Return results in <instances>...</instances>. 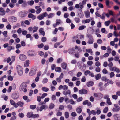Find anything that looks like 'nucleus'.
Instances as JSON below:
<instances>
[{"mask_svg":"<svg viewBox=\"0 0 120 120\" xmlns=\"http://www.w3.org/2000/svg\"><path fill=\"white\" fill-rule=\"evenodd\" d=\"M27 82H23L19 86V90L22 92L26 93L27 91Z\"/></svg>","mask_w":120,"mask_h":120,"instance_id":"obj_1","label":"nucleus"},{"mask_svg":"<svg viewBox=\"0 0 120 120\" xmlns=\"http://www.w3.org/2000/svg\"><path fill=\"white\" fill-rule=\"evenodd\" d=\"M19 97V94L17 92L15 91L11 95L12 98L14 100H16Z\"/></svg>","mask_w":120,"mask_h":120,"instance_id":"obj_2","label":"nucleus"},{"mask_svg":"<svg viewBox=\"0 0 120 120\" xmlns=\"http://www.w3.org/2000/svg\"><path fill=\"white\" fill-rule=\"evenodd\" d=\"M16 69L19 75L20 76L22 75L23 74L22 67L20 65H17L16 66Z\"/></svg>","mask_w":120,"mask_h":120,"instance_id":"obj_3","label":"nucleus"},{"mask_svg":"<svg viewBox=\"0 0 120 120\" xmlns=\"http://www.w3.org/2000/svg\"><path fill=\"white\" fill-rule=\"evenodd\" d=\"M27 54L28 56L31 57L35 56L37 54L33 50H30L28 51Z\"/></svg>","mask_w":120,"mask_h":120,"instance_id":"obj_4","label":"nucleus"},{"mask_svg":"<svg viewBox=\"0 0 120 120\" xmlns=\"http://www.w3.org/2000/svg\"><path fill=\"white\" fill-rule=\"evenodd\" d=\"M28 12L26 11H22L18 13L19 16L22 17H26L27 15Z\"/></svg>","mask_w":120,"mask_h":120,"instance_id":"obj_5","label":"nucleus"},{"mask_svg":"<svg viewBox=\"0 0 120 120\" xmlns=\"http://www.w3.org/2000/svg\"><path fill=\"white\" fill-rule=\"evenodd\" d=\"M17 19V18L16 17L13 16L10 17L8 18L9 21L11 22H15Z\"/></svg>","mask_w":120,"mask_h":120,"instance_id":"obj_6","label":"nucleus"},{"mask_svg":"<svg viewBox=\"0 0 120 120\" xmlns=\"http://www.w3.org/2000/svg\"><path fill=\"white\" fill-rule=\"evenodd\" d=\"M88 92V91L86 90L85 89H81L79 90V93L80 94L82 95L83 94H86Z\"/></svg>","mask_w":120,"mask_h":120,"instance_id":"obj_7","label":"nucleus"},{"mask_svg":"<svg viewBox=\"0 0 120 120\" xmlns=\"http://www.w3.org/2000/svg\"><path fill=\"white\" fill-rule=\"evenodd\" d=\"M110 70L111 71L116 72L117 73H119L120 72V69L116 66L112 67Z\"/></svg>","mask_w":120,"mask_h":120,"instance_id":"obj_8","label":"nucleus"},{"mask_svg":"<svg viewBox=\"0 0 120 120\" xmlns=\"http://www.w3.org/2000/svg\"><path fill=\"white\" fill-rule=\"evenodd\" d=\"M114 106L115 108H113L112 110L114 112H117L119 111L120 109L119 106L117 105L116 104H114Z\"/></svg>","mask_w":120,"mask_h":120,"instance_id":"obj_9","label":"nucleus"},{"mask_svg":"<svg viewBox=\"0 0 120 120\" xmlns=\"http://www.w3.org/2000/svg\"><path fill=\"white\" fill-rule=\"evenodd\" d=\"M20 59L22 61H24L26 59V57L23 54H20L19 55Z\"/></svg>","mask_w":120,"mask_h":120,"instance_id":"obj_10","label":"nucleus"},{"mask_svg":"<svg viewBox=\"0 0 120 120\" xmlns=\"http://www.w3.org/2000/svg\"><path fill=\"white\" fill-rule=\"evenodd\" d=\"M10 101L11 105L13 106L15 108H17V103H15L13 100L10 99Z\"/></svg>","mask_w":120,"mask_h":120,"instance_id":"obj_11","label":"nucleus"},{"mask_svg":"<svg viewBox=\"0 0 120 120\" xmlns=\"http://www.w3.org/2000/svg\"><path fill=\"white\" fill-rule=\"evenodd\" d=\"M75 51V48H73L71 49H69L68 51V52L70 54H73Z\"/></svg>","mask_w":120,"mask_h":120,"instance_id":"obj_12","label":"nucleus"},{"mask_svg":"<svg viewBox=\"0 0 120 120\" xmlns=\"http://www.w3.org/2000/svg\"><path fill=\"white\" fill-rule=\"evenodd\" d=\"M86 3L85 1H83L82 2H80L79 3L80 8L82 9L84 8V5H85Z\"/></svg>","mask_w":120,"mask_h":120,"instance_id":"obj_13","label":"nucleus"},{"mask_svg":"<svg viewBox=\"0 0 120 120\" xmlns=\"http://www.w3.org/2000/svg\"><path fill=\"white\" fill-rule=\"evenodd\" d=\"M28 16L29 18H31L33 20H34L36 18V16L31 13L29 14Z\"/></svg>","mask_w":120,"mask_h":120,"instance_id":"obj_14","label":"nucleus"},{"mask_svg":"<svg viewBox=\"0 0 120 120\" xmlns=\"http://www.w3.org/2000/svg\"><path fill=\"white\" fill-rule=\"evenodd\" d=\"M40 34L42 35L43 36H44L45 34V32L44 31V29L43 28H40L39 30Z\"/></svg>","mask_w":120,"mask_h":120,"instance_id":"obj_15","label":"nucleus"},{"mask_svg":"<svg viewBox=\"0 0 120 120\" xmlns=\"http://www.w3.org/2000/svg\"><path fill=\"white\" fill-rule=\"evenodd\" d=\"M36 73V71L35 70H33L31 71L30 72L29 75L30 76H32L34 75Z\"/></svg>","mask_w":120,"mask_h":120,"instance_id":"obj_16","label":"nucleus"},{"mask_svg":"<svg viewBox=\"0 0 120 120\" xmlns=\"http://www.w3.org/2000/svg\"><path fill=\"white\" fill-rule=\"evenodd\" d=\"M46 106L45 105H42L40 107V108L39 107H37V111L39 110L40 111H41L43 109H45L46 107Z\"/></svg>","mask_w":120,"mask_h":120,"instance_id":"obj_17","label":"nucleus"},{"mask_svg":"<svg viewBox=\"0 0 120 120\" xmlns=\"http://www.w3.org/2000/svg\"><path fill=\"white\" fill-rule=\"evenodd\" d=\"M0 11L1 12L0 14V15L3 16L5 15V11L2 8H0Z\"/></svg>","mask_w":120,"mask_h":120,"instance_id":"obj_18","label":"nucleus"},{"mask_svg":"<svg viewBox=\"0 0 120 120\" xmlns=\"http://www.w3.org/2000/svg\"><path fill=\"white\" fill-rule=\"evenodd\" d=\"M24 104V103L23 102L21 101H18L17 103V107L18 106L22 107L23 106Z\"/></svg>","mask_w":120,"mask_h":120,"instance_id":"obj_19","label":"nucleus"},{"mask_svg":"<svg viewBox=\"0 0 120 120\" xmlns=\"http://www.w3.org/2000/svg\"><path fill=\"white\" fill-rule=\"evenodd\" d=\"M61 67L63 69H66L67 67V65L66 63L65 62H63L61 64Z\"/></svg>","mask_w":120,"mask_h":120,"instance_id":"obj_20","label":"nucleus"},{"mask_svg":"<svg viewBox=\"0 0 120 120\" xmlns=\"http://www.w3.org/2000/svg\"><path fill=\"white\" fill-rule=\"evenodd\" d=\"M113 117L114 119L116 120H118L120 119L119 116L118 114H114L113 115Z\"/></svg>","mask_w":120,"mask_h":120,"instance_id":"obj_21","label":"nucleus"},{"mask_svg":"<svg viewBox=\"0 0 120 120\" xmlns=\"http://www.w3.org/2000/svg\"><path fill=\"white\" fill-rule=\"evenodd\" d=\"M94 82L91 81L88 82L86 84L87 86L88 87L92 86Z\"/></svg>","mask_w":120,"mask_h":120,"instance_id":"obj_22","label":"nucleus"},{"mask_svg":"<svg viewBox=\"0 0 120 120\" xmlns=\"http://www.w3.org/2000/svg\"><path fill=\"white\" fill-rule=\"evenodd\" d=\"M76 111L77 113H81L82 111L81 106H80L79 107L77 108L76 109Z\"/></svg>","mask_w":120,"mask_h":120,"instance_id":"obj_23","label":"nucleus"},{"mask_svg":"<svg viewBox=\"0 0 120 120\" xmlns=\"http://www.w3.org/2000/svg\"><path fill=\"white\" fill-rule=\"evenodd\" d=\"M63 94L64 95L66 96L68 94L70 95L71 94V91L70 90H68L67 91H64L63 92Z\"/></svg>","mask_w":120,"mask_h":120,"instance_id":"obj_24","label":"nucleus"},{"mask_svg":"<svg viewBox=\"0 0 120 120\" xmlns=\"http://www.w3.org/2000/svg\"><path fill=\"white\" fill-rule=\"evenodd\" d=\"M94 77L96 79L98 80L100 79L101 77V75L99 73L96 75H95Z\"/></svg>","mask_w":120,"mask_h":120,"instance_id":"obj_25","label":"nucleus"},{"mask_svg":"<svg viewBox=\"0 0 120 120\" xmlns=\"http://www.w3.org/2000/svg\"><path fill=\"white\" fill-rule=\"evenodd\" d=\"M15 48L14 47L12 46H8L7 48V51L8 52H10L11 50H14Z\"/></svg>","mask_w":120,"mask_h":120,"instance_id":"obj_26","label":"nucleus"},{"mask_svg":"<svg viewBox=\"0 0 120 120\" xmlns=\"http://www.w3.org/2000/svg\"><path fill=\"white\" fill-rule=\"evenodd\" d=\"M33 112H28L27 113V116L28 117L30 118L32 117Z\"/></svg>","mask_w":120,"mask_h":120,"instance_id":"obj_27","label":"nucleus"},{"mask_svg":"<svg viewBox=\"0 0 120 120\" xmlns=\"http://www.w3.org/2000/svg\"><path fill=\"white\" fill-rule=\"evenodd\" d=\"M41 89L42 90L45 92H48L49 90V89L48 88L45 87H42Z\"/></svg>","mask_w":120,"mask_h":120,"instance_id":"obj_28","label":"nucleus"},{"mask_svg":"<svg viewBox=\"0 0 120 120\" xmlns=\"http://www.w3.org/2000/svg\"><path fill=\"white\" fill-rule=\"evenodd\" d=\"M55 15V14L54 13H50L48 15V18H52Z\"/></svg>","mask_w":120,"mask_h":120,"instance_id":"obj_29","label":"nucleus"},{"mask_svg":"<svg viewBox=\"0 0 120 120\" xmlns=\"http://www.w3.org/2000/svg\"><path fill=\"white\" fill-rule=\"evenodd\" d=\"M55 71L56 72H61V68H60L59 67H56V68H55Z\"/></svg>","mask_w":120,"mask_h":120,"instance_id":"obj_30","label":"nucleus"},{"mask_svg":"<svg viewBox=\"0 0 120 120\" xmlns=\"http://www.w3.org/2000/svg\"><path fill=\"white\" fill-rule=\"evenodd\" d=\"M69 112H66L64 113V116L65 118L68 119L69 117Z\"/></svg>","mask_w":120,"mask_h":120,"instance_id":"obj_31","label":"nucleus"},{"mask_svg":"<svg viewBox=\"0 0 120 120\" xmlns=\"http://www.w3.org/2000/svg\"><path fill=\"white\" fill-rule=\"evenodd\" d=\"M86 51L88 53H90L91 55H92V50L91 49H86Z\"/></svg>","mask_w":120,"mask_h":120,"instance_id":"obj_32","label":"nucleus"},{"mask_svg":"<svg viewBox=\"0 0 120 120\" xmlns=\"http://www.w3.org/2000/svg\"><path fill=\"white\" fill-rule=\"evenodd\" d=\"M38 18L39 20H41L43 19L44 17L43 14H41L40 15L37 17Z\"/></svg>","mask_w":120,"mask_h":120,"instance_id":"obj_33","label":"nucleus"},{"mask_svg":"<svg viewBox=\"0 0 120 120\" xmlns=\"http://www.w3.org/2000/svg\"><path fill=\"white\" fill-rule=\"evenodd\" d=\"M48 81V79L46 78H45L43 79L42 82L43 84L47 83Z\"/></svg>","mask_w":120,"mask_h":120,"instance_id":"obj_34","label":"nucleus"},{"mask_svg":"<svg viewBox=\"0 0 120 120\" xmlns=\"http://www.w3.org/2000/svg\"><path fill=\"white\" fill-rule=\"evenodd\" d=\"M86 26L85 25H82L80 26L79 28L78 29L80 30H83L84 29L86 28Z\"/></svg>","mask_w":120,"mask_h":120,"instance_id":"obj_35","label":"nucleus"},{"mask_svg":"<svg viewBox=\"0 0 120 120\" xmlns=\"http://www.w3.org/2000/svg\"><path fill=\"white\" fill-rule=\"evenodd\" d=\"M29 60H27L26 61V63H25L24 65V66L25 67H27L29 66Z\"/></svg>","mask_w":120,"mask_h":120,"instance_id":"obj_36","label":"nucleus"},{"mask_svg":"<svg viewBox=\"0 0 120 120\" xmlns=\"http://www.w3.org/2000/svg\"><path fill=\"white\" fill-rule=\"evenodd\" d=\"M55 107L54 104L52 103H50L49 106V108L50 109H52L53 108Z\"/></svg>","mask_w":120,"mask_h":120,"instance_id":"obj_37","label":"nucleus"},{"mask_svg":"<svg viewBox=\"0 0 120 120\" xmlns=\"http://www.w3.org/2000/svg\"><path fill=\"white\" fill-rule=\"evenodd\" d=\"M74 20L77 23H79L80 21V20L79 18L75 17L74 19Z\"/></svg>","mask_w":120,"mask_h":120,"instance_id":"obj_38","label":"nucleus"},{"mask_svg":"<svg viewBox=\"0 0 120 120\" xmlns=\"http://www.w3.org/2000/svg\"><path fill=\"white\" fill-rule=\"evenodd\" d=\"M94 42V39H89L87 42V43L89 44H91L93 43Z\"/></svg>","mask_w":120,"mask_h":120,"instance_id":"obj_39","label":"nucleus"},{"mask_svg":"<svg viewBox=\"0 0 120 120\" xmlns=\"http://www.w3.org/2000/svg\"><path fill=\"white\" fill-rule=\"evenodd\" d=\"M85 17L87 18H88L90 17V13L89 12L86 11L85 12Z\"/></svg>","mask_w":120,"mask_h":120,"instance_id":"obj_40","label":"nucleus"},{"mask_svg":"<svg viewBox=\"0 0 120 120\" xmlns=\"http://www.w3.org/2000/svg\"><path fill=\"white\" fill-rule=\"evenodd\" d=\"M39 4L40 6L42 7L43 9L44 8V3L42 2H40L39 3Z\"/></svg>","mask_w":120,"mask_h":120,"instance_id":"obj_41","label":"nucleus"},{"mask_svg":"<svg viewBox=\"0 0 120 120\" xmlns=\"http://www.w3.org/2000/svg\"><path fill=\"white\" fill-rule=\"evenodd\" d=\"M36 105H32L30 106V108L34 110L36 108Z\"/></svg>","mask_w":120,"mask_h":120,"instance_id":"obj_42","label":"nucleus"},{"mask_svg":"<svg viewBox=\"0 0 120 120\" xmlns=\"http://www.w3.org/2000/svg\"><path fill=\"white\" fill-rule=\"evenodd\" d=\"M8 31H5L2 32V34L5 37H7L8 36Z\"/></svg>","mask_w":120,"mask_h":120,"instance_id":"obj_43","label":"nucleus"},{"mask_svg":"<svg viewBox=\"0 0 120 120\" xmlns=\"http://www.w3.org/2000/svg\"><path fill=\"white\" fill-rule=\"evenodd\" d=\"M38 27L34 26L33 28V33H34L37 32L38 30Z\"/></svg>","mask_w":120,"mask_h":120,"instance_id":"obj_44","label":"nucleus"},{"mask_svg":"<svg viewBox=\"0 0 120 120\" xmlns=\"http://www.w3.org/2000/svg\"><path fill=\"white\" fill-rule=\"evenodd\" d=\"M113 64L112 62H109L108 64V66L109 68V69L110 70L111 69V68H112V67L113 66Z\"/></svg>","mask_w":120,"mask_h":120,"instance_id":"obj_45","label":"nucleus"},{"mask_svg":"<svg viewBox=\"0 0 120 120\" xmlns=\"http://www.w3.org/2000/svg\"><path fill=\"white\" fill-rule=\"evenodd\" d=\"M110 22L109 20L105 21L104 22V24L106 26H108L109 25Z\"/></svg>","mask_w":120,"mask_h":120,"instance_id":"obj_46","label":"nucleus"},{"mask_svg":"<svg viewBox=\"0 0 120 120\" xmlns=\"http://www.w3.org/2000/svg\"><path fill=\"white\" fill-rule=\"evenodd\" d=\"M18 116L22 118L24 117V115L23 113L21 112L19 113Z\"/></svg>","mask_w":120,"mask_h":120,"instance_id":"obj_47","label":"nucleus"},{"mask_svg":"<svg viewBox=\"0 0 120 120\" xmlns=\"http://www.w3.org/2000/svg\"><path fill=\"white\" fill-rule=\"evenodd\" d=\"M58 109L60 110H63L64 109V107L63 105H60L59 106Z\"/></svg>","mask_w":120,"mask_h":120,"instance_id":"obj_48","label":"nucleus"},{"mask_svg":"<svg viewBox=\"0 0 120 120\" xmlns=\"http://www.w3.org/2000/svg\"><path fill=\"white\" fill-rule=\"evenodd\" d=\"M68 86L66 85H64L63 86V89L64 91L68 90Z\"/></svg>","mask_w":120,"mask_h":120,"instance_id":"obj_49","label":"nucleus"},{"mask_svg":"<svg viewBox=\"0 0 120 120\" xmlns=\"http://www.w3.org/2000/svg\"><path fill=\"white\" fill-rule=\"evenodd\" d=\"M61 21L59 19H56V25H59L60 24H61Z\"/></svg>","mask_w":120,"mask_h":120,"instance_id":"obj_50","label":"nucleus"},{"mask_svg":"<svg viewBox=\"0 0 120 120\" xmlns=\"http://www.w3.org/2000/svg\"><path fill=\"white\" fill-rule=\"evenodd\" d=\"M95 66L97 67H98L101 65V64L100 62L99 61H96L95 63Z\"/></svg>","mask_w":120,"mask_h":120,"instance_id":"obj_51","label":"nucleus"},{"mask_svg":"<svg viewBox=\"0 0 120 120\" xmlns=\"http://www.w3.org/2000/svg\"><path fill=\"white\" fill-rule=\"evenodd\" d=\"M115 75L114 73L113 72H111L109 74L110 77V78H112L114 77Z\"/></svg>","mask_w":120,"mask_h":120,"instance_id":"obj_52","label":"nucleus"},{"mask_svg":"<svg viewBox=\"0 0 120 120\" xmlns=\"http://www.w3.org/2000/svg\"><path fill=\"white\" fill-rule=\"evenodd\" d=\"M78 15L80 18H82L84 16V14L82 11L80 13L78 14Z\"/></svg>","mask_w":120,"mask_h":120,"instance_id":"obj_53","label":"nucleus"},{"mask_svg":"<svg viewBox=\"0 0 120 120\" xmlns=\"http://www.w3.org/2000/svg\"><path fill=\"white\" fill-rule=\"evenodd\" d=\"M90 20L89 19H87L86 20H84L82 21V22L83 23H89Z\"/></svg>","mask_w":120,"mask_h":120,"instance_id":"obj_54","label":"nucleus"},{"mask_svg":"<svg viewBox=\"0 0 120 120\" xmlns=\"http://www.w3.org/2000/svg\"><path fill=\"white\" fill-rule=\"evenodd\" d=\"M93 62L92 61H87V64L89 66H91L93 64Z\"/></svg>","mask_w":120,"mask_h":120,"instance_id":"obj_55","label":"nucleus"},{"mask_svg":"<svg viewBox=\"0 0 120 120\" xmlns=\"http://www.w3.org/2000/svg\"><path fill=\"white\" fill-rule=\"evenodd\" d=\"M41 11L42 9L41 8L38 9L36 11V13L37 14H39Z\"/></svg>","mask_w":120,"mask_h":120,"instance_id":"obj_56","label":"nucleus"},{"mask_svg":"<svg viewBox=\"0 0 120 120\" xmlns=\"http://www.w3.org/2000/svg\"><path fill=\"white\" fill-rule=\"evenodd\" d=\"M107 103L109 105L112 104V103L110 101V99L109 98H108L107 100Z\"/></svg>","mask_w":120,"mask_h":120,"instance_id":"obj_57","label":"nucleus"},{"mask_svg":"<svg viewBox=\"0 0 120 120\" xmlns=\"http://www.w3.org/2000/svg\"><path fill=\"white\" fill-rule=\"evenodd\" d=\"M103 95L101 93H98V99L100 100L101 99Z\"/></svg>","mask_w":120,"mask_h":120,"instance_id":"obj_58","label":"nucleus"},{"mask_svg":"<svg viewBox=\"0 0 120 120\" xmlns=\"http://www.w3.org/2000/svg\"><path fill=\"white\" fill-rule=\"evenodd\" d=\"M82 99V97H80L78 98L77 100V101L78 102H79L81 101Z\"/></svg>","mask_w":120,"mask_h":120,"instance_id":"obj_59","label":"nucleus"},{"mask_svg":"<svg viewBox=\"0 0 120 120\" xmlns=\"http://www.w3.org/2000/svg\"><path fill=\"white\" fill-rule=\"evenodd\" d=\"M33 36L36 39H38L39 38V36L37 33L34 34L33 35Z\"/></svg>","mask_w":120,"mask_h":120,"instance_id":"obj_60","label":"nucleus"},{"mask_svg":"<svg viewBox=\"0 0 120 120\" xmlns=\"http://www.w3.org/2000/svg\"><path fill=\"white\" fill-rule=\"evenodd\" d=\"M108 108L106 107H105L103 110V112L104 113H106L108 111Z\"/></svg>","mask_w":120,"mask_h":120,"instance_id":"obj_61","label":"nucleus"},{"mask_svg":"<svg viewBox=\"0 0 120 120\" xmlns=\"http://www.w3.org/2000/svg\"><path fill=\"white\" fill-rule=\"evenodd\" d=\"M107 48V52L109 53H110L111 52L112 49L110 48L109 46H108Z\"/></svg>","mask_w":120,"mask_h":120,"instance_id":"obj_62","label":"nucleus"},{"mask_svg":"<svg viewBox=\"0 0 120 120\" xmlns=\"http://www.w3.org/2000/svg\"><path fill=\"white\" fill-rule=\"evenodd\" d=\"M62 115V113L61 112L58 111L56 113V115L57 116H61Z\"/></svg>","mask_w":120,"mask_h":120,"instance_id":"obj_63","label":"nucleus"},{"mask_svg":"<svg viewBox=\"0 0 120 120\" xmlns=\"http://www.w3.org/2000/svg\"><path fill=\"white\" fill-rule=\"evenodd\" d=\"M38 53L39 55L42 57L44 55V52L42 51L38 52Z\"/></svg>","mask_w":120,"mask_h":120,"instance_id":"obj_64","label":"nucleus"}]
</instances>
